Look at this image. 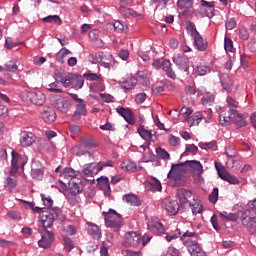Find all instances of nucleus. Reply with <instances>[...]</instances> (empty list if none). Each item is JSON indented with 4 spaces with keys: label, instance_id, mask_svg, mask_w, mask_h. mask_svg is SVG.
I'll return each instance as SVG.
<instances>
[{
    "label": "nucleus",
    "instance_id": "obj_1",
    "mask_svg": "<svg viewBox=\"0 0 256 256\" xmlns=\"http://www.w3.org/2000/svg\"><path fill=\"white\" fill-rule=\"evenodd\" d=\"M186 30L188 35H190L192 39V45L195 47V49H197V51H207V48L209 47V42L203 39V36L199 33V31H197L195 23L188 22Z\"/></svg>",
    "mask_w": 256,
    "mask_h": 256
},
{
    "label": "nucleus",
    "instance_id": "obj_2",
    "mask_svg": "<svg viewBox=\"0 0 256 256\" xmlns=\"http://www.w3.org/2000/svg\"><path fill=\"white\" fill-rule=\"evenodd\" d=\"M104 217L106 227L113 229L114 231H119L123 225V218L117 211L110 209L108 212H102Z\"/></svg>",
    "mask_w": 256,
    "mask_h": 256
},
{
    "label": "nucleus",
    "instance_id": "obj_3",
    "mask_svg": "<svg viewBox=\"0 0 256 256\" xmlns=\"http://www.w3.org/2000/svg\"><path fill=\"white\" fill-rule=\"evenodd\" d=\"M241 223L246 227L250 235H256V213L253 210H244L240 212Z\"/></svg>",
    "mask_w": 256,
    "mask_h": 256
},
{
    "label": "nucleus",
    "instance_id": "obj_4",
    "mask_svg": "<svg viewBox=\"0 0 256 256\" xmlns=\"http://www.w3.org/2000/svg\"><path fill=\"white\" fill-rule=\"evenodd\" d=\"M205 113L208 114L207 117H205V114H202L201 112H195L192 116L186 117L185 121L188 122V125H190V127H195V125H199L201 121H204L205 123H211L213 121V110L208 108Z\"/></svg>",
    "mask_w": 256,
    "mask_h": 256
},
{
    "label": "nucleus",
    "instance_id": "obj_5",
    "mask_svg": "<svg viewBox=\"0 0 256 256\" xmlns=\"http://www.w3.org/2000/svg\"><path fill=\"white\" fill-rule=\"evenodd\" d=\"M12 160H11V170L9 172V175H15L19 169H23L25 165H27V161L29 158H27L26 155L18 154L15 151H12Z\"/></svg>",
    "mask_w": 256,
    "mask_h": 256
},
{
    "label": "nucleus",
    "instance_id": "obj_6",
    "mask_svg": "<svg viewBox=\"0 0 256 256\" xmlns=\"http://www.w3.org/2000/svg\"><path fill=\"white\" fill-rule=\"evenodd\" d=\"M50 101L60 113H68L69 109H71V101L61 95L52 96Z\"/></svg>",
    "mask_w": 256,
    "mask_h": 256
},
{
    "label": "nucleus",
    "instance_id": "obj_7",
    "mask_svg": "<svg viewBox=\"0 0 256 256\" xmlns=\"http://www.w3.org/2000/svg\"><path fill=\"white\" fill-rule=\"evenodd\" d=\"M184 246L188 249V253L191 256H205V251L199 245V242L192 240L190 238L184 241Z\"/></svg>",
    "mask_w": 256,
    "mask_h": 256
},
{
    "label": "nucleus",
    "instance_id": "obj_8",
    "mask_svg": "<svg viewBox=\"0 0 256 256\" xmlns=\"http://www.w3.org/2000/svg\"><path fill=\"white\" fill-rule=\"evenodd\" d=\"M23 98L25 101L29 103H33V105H43L45 103V94L43 92H24Z\"/></svg>",
    "mask_w": 256,
    "mask_h": 256
},
{
    "label": "nucleus",
    "instance_id": "obj_9",
    "mask_svg": "<svg viewBox=\"0 0 256 256\" xmlns=\"http://www.w3.org/2000/svg\"><path fill=\"white\" fill-rule=\"evenodd\" d=\"M215 168L220 179L227 181V183H230V185H239V179H237V177L234 175H231V173H229V171H227L223 166L220 168L217 162H215Z\"/></svg>",
    "mask_w": 256,
    "mask_h": 256
},
{
    "label": "nucleus",
    "instance_id": "obj_10",
    "mask_svg": "<svg viewBox=\"0 0 256 256\" xmlns=\"http://www.w3.org/2000/svg\"><path fill=\"white\" fill-rule=\"evenodd\" d=\"M173 63L183 73L189 72V58L184 54H175L173 57Z\"/></svg>",
    "mask_w": 256,
    "mask_h": 256
},
{
    "label": "nucleus",
    "instance_id": "obj_11",
    "mask_svg": "<svg viewBox=\"0 0 256 256\" xmlns=\"http://www.w3.org/2000/svg\"><path fill=\"white\" fill-rule=\"evenodd\" d=\"M161 207L168 215H177L179 213V202L166 198L162 201Z\"/></svg>",
    "mask_w": 256,
    "mask_h": 256
},
{
    "label": "nucleus",
    "instance_id": "obj_12",
    "mask_svg": "<svg viewBox=\"0 0 256 256\" xmlns=\"http://www.w3.org/2000/svg\"><path fill=\"white\" fill-rule=\"evenodd\" d=\"M41 235L42 238L38 241L39 247H42V249H49L55 240V235L49 230H44Z\"/></svg>",
    "mask_w": 256,
    "mask_h": 256
},
{
    "label": "nucleus",
    "instance_id": "obj_13",
    "mask_svg": "<svg viewBox=\"0 0 256 256\" xmlns=\"http://www.w3.org/2000/svg\"><path fill=\"white\" fill-rule=\"evenodd\" d=\"M56 83H61L63 87H70L73 83V75L62 71H56L54 74Z\"/></svg>",
    "mask_w": 256,
    "mask_h": 256
},
{
    "label": "nucleus",
    "instance_id": "obj_14",
    "mask_svg": "<svg viewBox=\"0 0 256 256\" xmlns=\"http://www.w3.org/2000/svg\"><path fill=\"white\" fill-rule=\"evenodd\" d=\"M37 137L33 132L23 131L20 133L19 143L21 147H31L35 143Z\"/></svg>",
    "mask_w": 256,
    "mask_h": 256
},
{
    "label": "nucleus",
    "instance_id": "obj_15",
    "mask_svg": "<svg viewBox=\"0 0 256 256\" xmlns=\"http://www.w3.org/2000/svg\"><path fill=\"white\" fill-rule=\"evenodd\" d=\"M116 111L121 117H123V119H125L128 125H135V116L133 115V111H131V109L118 107Z\"/></svg>",
    "mask_w": 256,
    "mask_h": 256
},
{
    "label": "nucleus",
    "instance_id": "obj_16",
    "mask_svg": "<svg viewBox=\"0 0 256 256\" xmlns=\"http://www.w3.org/2000/svg\"><path fill=\"white\" fill-rule=\"evenodd\" d=\"M68 191L70 195H79L83 191V180L76 178L71 182H68Z\"/></svg>",
    "mask_w": 256,
    "mask_h": 256
},
{
    "label": "nucleus",
    "instance_id": "obj_17",
    "mask_svg": "<svg viewBox=\"0 0 256 256\" xmlns=\"http://www.w3.org/2000/svg\"><path fill=\"white\" fill-rule=\"evenodd\" d=\"M185 165H187L185 162L172 164L171 170L167 174L168 179H174V181H177V179H179V174L185 171Z\"/></svg>",
    "mask_w": 256,
    "mask_h": 256
},
{
    "label": "nucleus",
    "instance_id": "obj_18",
    "mask_svg": "<svg viewBox=\"0 0 256 256\" xmlns=\"http://www.w3.org/2000/svg\"><path fill=\"white\" fill-rule=\"evenodd\" d=\"M126 245L130 247H139L141 245V235L137 232L131 231L125 234Z\"/></svg>",
    "mask_w": 256,
    "mask_h": 256
},
{
    "label": "nucleus",
    "instance_id": "obj_19",
    "mask_svg": "<svg viewBox=\"0 0 256 256\" xmlns=\"http://www.w3.org/2000/svg\"><path fill=\"white\" fill-rule=\"evenodd\" d=\"M219 79H220V83H221V86L223 87L224 91L231 93V91H233V78H231V76H229V74L220 73Z\"/></svg>",
    "mask_w": 256,
    "mask_h": 256
},
{
    "label": "nucleus",
    "instance_id": "obj_20",
    "mask_svg": "<svg viewBox=\"0 0 256 256\" xmlns=\"http://www.w3.org/2000/svg\"><path fill=\"white\" fill-rule=\"evenodd\" d=\"M40 225H42L44 231L53 227V223L55 222V215L52 213L42 214L39 218Z\"/></svg>",
    "mask_w": 256,
    "mask_h": 256
},
{
    "label": "nucleus",
    "instance_id": "obj_21",
    "mask_svg": "<svg viewBox=\"0 0 256 256\" xmlns=\"http://www.w3.org/2000/svg\"><path fill=\"white\" fill-rule=\"evenodd\" d=\"M41 117L45 123H55V119H57V114L55 113V110L53 108L47 107L44 108Z\"/></svg>",
    "mask_w": 256,
    "mask_h": 256
},
{
    "label": "nucleus",
    "instance_id": "obj_22",
    "mask_svg": "<svg viewBox=\"0 0 256 256\" xmlns=\"http://www.w3.org/2000/svg\"><path fill=\"white\" fill-rule=\"evenodd\" d=\"M135 85H137V79L133 76L122 78L120 81V87L121 89H124V91H131L135 88Z\"/></svg>",
    "mask_w": 256,
    "mask_h": 256
},
{
    "label": "nucleus",
    "instance_id": "obj_23",
    "mask_svg": "<svg viewBox=\"0 0 256 256\" xmlns=\"http://www.w3.org/2000/svg\"><path fill=\"white\" fill-rule=\"evenodd\" d=\"M148 229L149 231L155 233L156 235H163L165 233V228L163 227V224L159 222V220L149 221Z\"/></svg>",
    "mask_w": 256,
    "mask_h": 256
},
{
    "label": "nucleus",
    "instance_id": "obj_24",
    "mask_svg": "<svg viewBox=\"0 0 256 256\" xmlns=\"http://www.w3.org/2000/svg\"><path fill=\"white\" fill-rule=\"evenodd\" d=\"M101 171L98 163H88L83 166V173L87 177H94Z\"/></svg>",
    "mask_w": 256,
    "mask_h": 256
},
{
    "label": "nucleus",
    "instance_id": "obj_25",
    "mask_svg": "<svg viewBox=\"0 0 256 256\" xmlns=\"http://www.w3.org/2000/svg\"><path fill=\"white\" fill-rule=\"evenodd\" d=\"M192 196H193V192H191V190H185V189L180 190L178 193L180 205H182V207L189 206V203H192L189 201V199H191Z\"/></svg>",
    "mask_w": 256,
    "mask_h": 256
},
{
    "label": "nucleus",
    "instance_id": "obj_26",
    "mask_svg": "<svg viewBox=\"0 0 256 256\" xmlns=\"http://www.w3.org/2000/svg\"><path fill=\"white\" fill-rule=\"evenodd\" d=\"M233 118L232 121L240 129L241 127H247V120L243 117V114H239L237 110H232L231 111Z\"/></svg>",
    "mask_w": 256,
    "mask_h": 256
},
{
    "label": "nucleus",
    "instance_id": "obj_27",
    "mask_svg": "<svg viewBox=\"0 0 256 256\" xmlns=\"http://www.w3.org/2000/svg\"><path fill=\"white\" fill-rule=\"evenodd\" d=\"M87 115V105L84 102L76 105V110L72 116L73 121H79L81 117Z\"/></svg>",
    "mask_w": 256,
    "mask_h": 256
},
{
    "label": "nucleus",
    "instance_id": "obj_28",
    "mask_svg": "<svg viewBox=\"0 0 256 256\" xmlns=\"http://www.w3.org/2000/svg\"><path fill=\"white\" fill-rule=\"evenodd\" d=\"M121 169H123L124 171H131L132 173H135V171H141L143 167L137 165V163L131 160H125L121 163Z\"/></svg>",
    "mask_w": 256,
    "mask_h": 256
},
{
    "label": "nucleus",
    "instance_id": "obj_29",
    "mask_svg": "<svg viewBox=\"0 0 256 256\" xmlns=\"http://www.w3.org/2000/svg\"><path fill=\"white\" fill-rule=\"evenodd\" d=\"M119 12L120 15L125 18L132 17L133 19H138V17H141L140 13H137V11L133 10L132 8H127L125 6H120Z\"/></svg>",
    "mask_w": 256,
    "mask_h": 256
},
{
    "label": "nucleus",
    "instance_id": "obj_30",
    "mask_svg": "<svg viewBox=\"0 0 256 256\" xmlns=\"http://www.w3.org/2000/svg\"><path fill=\"white\" fill-rule=\"evenodd\" d=\"M122 200L132 207H139V205H141V201H139V198H137L135 194H125L122 197Z\"/></svg>",
    "mask_w": 256,
    "mask_h": 256
},
{
    "label": "nucleus",
    "instance_id": "obj_31",
    "mask_svg": "<svg viewBox=\"0 0 256 256\" xmlns=\"http://www.w3.org/2000/svg\"><path fill=\"white\" fill-rule=\"evenodd\" d=\"M88 233L93 237V239H101V228L94 223H88Z\"/></svg>",
    "mask_w": 256,
    "mask_h": 256
},
{
    "label": "nucleus",
    "instance_id": "obj_32",
    "mask_svg": "<svg viewBox=\"0 0 256 256\" xmlns=\"http://www.w3.org/2000/svg\"><path fill=\"white\" fill-rule=\"evenodd\" d=\"M60 177L63 179H76V177H79V171H76L73 168H64L63 171L60 174Z\"/></svg>",
    "mask_w": 256,
    "mask_h": 256
},
{
    "label": "nucleus",
    "instance_id": "obj_33",
    "mask_svg": "<svg viewBox=\"0 0 256 256\" xmlns=\"http://www.w3.org/2000/svg\"><path fill=\"white\" fill-rule=\"evenodd\" d=\"M232 111H235V109H230L227 113L220 115L219 121L223 127H228V125H231V121H233V114L231 113Z\"/></svg>",
    "mask_w": 256,
    "mask_h": 256
},
{
    "label": "nucleus",
    "instance_id": "obj_34",
    "mask_svg": "<svg viewBox=\"0 0 256 256\" xmlns=\"http://www.w3.org/2000/svg\"><path fill=\"white\" fill-rule=\"evenodd\" d=\"M138 134L140 135V137L142 139H144V141H146V143L150 144L151 141H153V132L145 129L144 126H140L138 128Z\"/></svg>",
    "mask_w": 256,
    "mask_h": 256
},
{
    "label": "nucleus",
    "instance_id": "obj_35",
    "mask_svg": "<svg viewBox=\"0 0 256 256\" xmlns=\"http://www.w3.org/2000/svg\"><path fill=\"white\" fill-rule=\"evenodd\" d=\"M200 5H201V7H203V9H206V11H209L207 13V17L209 19H212L213 15H214L213 11H215V1L208 2L205 0H201Z\"/></svg>",
    "mask_w": 256,
    "mask_h": 256
},
{
    "label": "nucleus",
    "instance_id": "obj_36",
    "mask_svg": "<svg viewBox=\"0 0 256 256\" xmlns=\"http://www.w3.org/2000/svg\"><path fill=\"white\" fill-rule=\"evenodd\" d=\"M81 143L84 145V149H93L99 147V143L91 137L83 136L80 138Z\"/></svg>",
    "mask_w": 256,
    "mask_h": 256
},
{
    "label": "nucleus",
    "instance_id": "obj_37",
    "mask_svg": "<svg viewBox=\"0 0 256 256\" xmlns=\"http://www.w3.org/2000/svg\"><path fill=\"white\" fill-rule=\"evenodd\" d=\"M188 207L191 208L193 215H199V213H203V204H201V201L195 200V198H193L192 203H189Z\"/></svg>",
    "mask_w": 256,
    "mask_h": 256
},
{
    "label": "nucleus",
    "instance_id": "obj_38",
    "mask_svg": "<svg viewBox=\"0 0 256 256\" xmlns=\"http://www.w3.org/2000/svg\"><path fill=\"white\" fill-rule=\"evenodd\" d=\"M185 163L186 165H188V167H190L191 169H194V171H197L199 175L203 173V164H201V162L197 160H190V161H186Z\"/></svg>",
    "mask_w": 256,
    "mask_h": 256
},
{
    "label": "nucleus",
    "instance_id": "obj_39",
    "mask_svg": "<svg viewBox=\"0 0 256 256\" xmlns=\"http://www.w3.org/2000/svg\"><path fill=\"white\" fill-rule=\"evenodd\" d=\"M67 55H71V52L69 49L67 48L60 49V51L57 52L56 54V61H58V63H65V59H67Z\"/></svg>",
    "mask_w": 256,
    "mask_h": 256
},
{
    "label": "nucleus",
    "instance_id": "obj_40",
    "mask_svg": "<svg viewBox=\"0 0 256 256\" xmlns=\"http://www.w3.org/2000/svg\"><path fill=\"white\" fill-rule=\"evenodd\" d=\"M213 103H215V95H213L212 93H206L202 97V104L204 105V107H211Z\"/></svg>",
    "mask_w": 256,
    "mask_h": 256
},
{
    "label": "nucleus",
    "instance_id": "obj_41",
    "mask_svg": "<svg viewBox=\"0 0 256 256\" xmlns=\"http://www.w3.org/2000/svg\"><path fill=\"white\" fill-rule=\"evenodd\" d=\"M4 187L11 193L17 187V178L6 177Z\"/></svg>",
    "mask_w": 256,
    "mask_h": 256
},
{
    "label": "nucleus",
    "instance_id": "obj_42",
    "mask_svg": "<svg viewBox=\"0 0 256 256\" xmlns=\"http://www.w3.org/2000/svg\"><path fill=\"white\" fill-rule=\"evenodd\" d=\"M72 83L74 85V89H81L83 85H85V79H83V76L75 75L72 76Z\"/></svg>",
    "mask_w": 256,
    "mask_h": 256
},
{
    "label": "nucleus",
    "instance_id": "obj_43",
    "mask_svg": "<svg viewBox=\"0 0 256 256\" xmlns=\"http://www.w3.org/2000/svg\"><path fill=\"white\" fill-rule=\"evenodd\" d=\"M83 77L86 79V81H101L103 76H101V74L92 73L91 70H88L83 74Z\"/></svg>",
    "mask_w": 256,
    "mask_h": 256
},
{
    "label": "nucleus",
    "instance_id": "obj_44",
    "mask_svg": "<svg viewBox=\"0 0 256 256\" xmlns=\"http://www.w3.org/2000/svg\"><path fill=\"white\" fill-rule=\"evenodd\" d=\"M19 69L17 65V60L12 59L5 63V71H9L10 73H15Z\"/></svg>",
    "mask_w": 256,
    "mask_h": 256
},
{
    "label": "nucleus",
    "instance_id": "obj_45",
    "mask_svg": "<svg viewBox=\"0 0 256 256\" xmlns=\"http://www.w3.org/2000/svg\"><path fill=\"white\" fill-rule=\"evenodd\" d=\"M44 23H55L56 25H62L63 20H61V17L59 15H49L45 18H43Z\"/></svg>",
    "mask_w": 256,
    "mask_h": 256
},
{
    "label": "nucleus",
    "instance_id": "obj_46",
    "mask_svg": "<svg viewBox=\"0 0 256 256\" xmlns=\"http://www.w3.org/2000/svg\"><path fill=\"white\" fill-rule=\"evenodd\" d=\"M221 219H224V221H237L239 219V216L235 213H228L227 211L220 212Z\"/></svg>",
    "mask_w": 256,
    "mask_h": 256
},
{
    "label": "nucleus",
    "instance_id": "obj_47",
    "mask_svg": "<svg viewBox=\"0 0 256 256\" xmlns=\"http://www.w3.org/2000/svg\"><path fill=\"white\" fill-rule=\"evenodd\" d=\"M186 237H188V238L194 237V239H198L199 241H201V236L199 234H197L196 232L189 231V230H187L186 232H184L182 234V236H180V241H183V243H185V241H187Z\"/></svg>",
    "mask_w": 256,
    "mask_h": 256
},
{
    "label": "nucleus",
    "instance_id": "obj_48",
    "mask_svg": "<svg viewBox=\"0 0 256 256\" xmlns=\"http://www.w3.org/2000/svg\"><path fill=\"white\" fill-rule=\"evenodd\" d=\"M98 185L104 189V191H111V186L109 185V178L102 176L98 178Z\"/></svg>",
    "mask_w": 256,
    "mask_h": 256
},
{
    "label": "nucleus",
    "instance_id": "obj_49",
    "mask_svg": "<svg viewBox=\"0 0 256 256\" xmlns=\"http://www.w3.org/2000/svg\"><path fill=\"white\" fill-rule=\"evenodd\" d=\"M43 169L41 168H32L31 170V177L33 179H36L37 181H41V179H43Z\"/></svg>",
    "mask_w": 256,
    "mask_h": 256
},
{
    "label": "nucleus",
    "instance_id": "obj_50",
    "mask_svg": "<svg viewBox=\"0 0 256 256\" xmlns=\"http://www.w3.org/2000/svg\"><path fill=\"white\" fill-rule=\"evenodd\" d=\"M195 73L198 74L200 77L203 75H207V73H211V68L206 65H199L195 69Z\"/></svg>",
    "mask_w": 256,
    "mask_h": 256
},
{
    "label": "nucleus",
    "instance_id": "obj_51",
    "mask_svg": "<svg viewBox=\"0 0 256 256\" xmlns=\"http://www.w3.org/2000/svg\"><path fill=\"white\" fill-rule=\"evenodd\" d=\"M177 7L179 9H191L193 7V0H178Z\"/></svg>",
    "mask_w": 256,
    "mask_h": 256
},
{
    "label": "nucleus",
    "instance_id": "obj_52",
    "mask_svg": "<svg viewBox=\"0 0 256 256\" xmlns=\"http://www.w3.org/2000/svg\"><path fill=\"white\" fill-rule=\"evenodd\" d=\"M169 3V0H152L151 5L154 6L155 9H165L167 7V4Z\"/></svg>",
    "mask_w": 256,
    "mask_h": 256
},
{
    "label": "nucleus",
    "instance_id": "obj_53",
    "mask_svg": "<svg viewBox=\"0 0 256 256\" xmlns=\"http://www.w3.org/2000/svg\"><path fill=\"white\" fill-rule=\"evenodd\" d=\"M224 49L226 53H233L235 51V48H233V40L229 37L224 38Z\"/></svg>",
    "mask_w": 256,
    "mask_h": 256
},
{
    "label": "nucleus",
    "instance_id": "obj_54",
    "mask_svg": "<svg viewBox=\"0 0 256 256\" xmlns=\"http://www.w3.org/2000/svg\"><path fill=\"white\" fill-rule=\"evenodd\" d=\"M73 155H77L78 157H81V155H85V147L81 144H78L72 148Z\"/></svg>",
    "mask_w": 256,
    "mask_h": 256
},
{
    "label": "nucleus",
    "instance_id": "obj_55",
    "mask_svg": "<svg viewBox=\"0 0 256 256\" xmlns=\"http://www.w3.org/2000/svg\"><path fill=\"white\" fill-rule=\"evenodd\" d=\"M63 239H64V249L66 251H71L75 245L73 244V241L71 240V238L67 237V235H63Z\"/></svg>",
    "mask_w": 256,
    "mask_h": 256
},
{
    "label": "nucleus",
    "instance_id": "obj_56",
    "mask_svg": "<svg viewBox=\"0 0 256 256\" xmlns=\"http://www.w3.org/2000/svg\"><path fill=\"white\" fill-rule=\"evenodd\" d=\"M219 199V188H214L211 194L209 195L210 203H217Z\"/></svg>",
    "mask_w": 256,
    "mask_h": 256
},
{
    "label": "nucleus",
    "instance_id": "obj_57",
    "mask_svg": "<svg viewBox=\"0 0 256 256\" xmlns=\"http://www.w3.org/2000/svg\"><path fill=\"white\" fill-rule=\"evenodd\" d=\"M115 162L113 160H106L98 162V168L103 171L104 167H114Z\"/></svg>",
    "mask_w": 256,
    "mask_h": 256
},
{
    "label": "nucleus",
    "instance_id": "obj_58",
    "mask_svg": "<svg viewBox=\"0 0 256 256\" xmlns=\"http://www.w3.org/2000/svg\"><path fill=\"white\" fill-rule=\"evenodd\" d=\"M42 202L44 207H47V209H51L53 207V199H51L50 196L42 195Z\"/></svg>",
    "mask_w": 256,
    "mask_h": 256
},
{
    "label": "nucleus",
    "instance_id": "obj_59",
    "mask_svg": "<svg viewBox=\"0 0 256 256\" xmlns=\"http://www.w3.org/2000/svg\"><path fill=\"white\" fill-rule=\"evenodd\" d=\"M113 27H114L115 31H125L127 24H125L119 20H116L113 23Z\"/></svg>",
    "mask_w": 256,
    "mask_h": 256
},
{
    "label": "nucleus",
    "instance_id": "obj_60",
    "mask_svg": "<svg viewBox=\"0 0 256 256\" xmlns=\"http://www.w3.org/2000/svg\"><path fill=\"white\" fill-rule=\"evenodd\" d=\"M7 215L13 221H21V214L17 211L10 210Z\"/></svg>",
    "mask_w": 256,
    "mask_h": 256
},
{
    "label": "nucleus",
    "instance_id": "obj_61",
    "mask_svg": "<svg viewBox=\"0 0 256 256\" xmlns=\"http://www.w3.org/2000/svg\"><path fill=\"white\" fill-rule=\"evenodd\" d=\"M156 153L157 155H159V157H161V159H165V160L170 159L169 152H167L165 149L157 148Z\"/></svg>",
    "mask_w": 256,
    "mask_h": 256
},
{
    "label": "nucleus",
    "instance_id": "obj_62",
    "mask_svg": "<svg viewBox=\"0 0 256 256\" xmlns=\"http://www.w3.org/2000/svg\"><path fill=\"white\" fill-rule=\"evenodd\" d=\"M150 189L151 191H161L163 187L161 186V182H159V180H154L152 183H150Z\"/></svg>",
    "mask_w": 256,
    "mask_h": 256
},
{
    "label": "nucleus",
    "instance_id": "obj_63",
    "mask_svg": "<svg viewBox=\"0 0 256 256\" xmlns=\"http://www.w3.org/2000/svg\"><path fill=\"white\" fill-rule=\"evenodd\" d=\"M124 256H142L143 252L141 251H133V250H124L123 251Z\"/></svg>",
    "mask_w": 256,
    "mask_h": 256
},
{
    "label": "nucleus",
    "instance_id": "obj_64",
    "mask_svg": "<svg viewBox=\"0 0 256 256\" xmlns=\"http://www.w3.org/2000/svg\"><path fill=\"white\" fill-rule=\"evenodd\" d=\"M168 255H170V256H181V252H179V249H177L173 246H170L168 248Z\"/></svg>",
    "mask_w": 256,
    "mask_h": 256
}]
</instances>
